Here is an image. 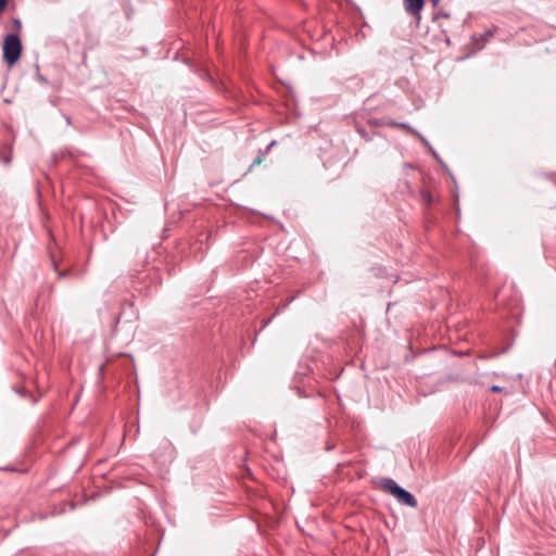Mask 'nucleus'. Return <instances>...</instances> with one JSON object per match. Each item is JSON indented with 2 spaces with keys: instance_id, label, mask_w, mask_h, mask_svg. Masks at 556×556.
<instances>
[{
  "instance_id": "nucleus-12",
  "label": "nucleus",
  "mask_w": 556,
  "mask_h": 556,
  "mask_svg": "<svg viewBox=\"0 0 556 556\" xmlns=\"http://www.w3.org/2000/svg\"><path fill=\"white\" fill-rule=\"evenodd\" d=\"M261 161H262V160H261V157H257L256 160H254L253 165H255V164H260V163H261Z\"/></svg>"
},
{
  "instance_id": "nucleus-5",
  "label": "nucleus",
  "mask_w": 556,
  "mask_h": 556,
  "mask_svg": "<svg viewBox=\"0 0 556 556\" xmlns=\"http://www.w3.org/2000/svg\"><path fill=\"white\" fill-rule=\"evenodd\" d=\"M396 127L402 128V129H406V130H408V131H410V132H413V134L418 135V134H417V131H415V130H414V129H413L408 124H406V123H397V124H396Z\"/></svg>"
},
{
  "instance_id": "nucleus-2",
  "label": "nucleus",
  "mask_w": 556,
  "mask_h": 556,
  "mask_svg": "<svg viewBox=\"0 0 556 556\" xmlns=\"http://www.w3.org/2000/svg\"><path fill=\"white\" fill-rule=\"evenodd\" d=\"M22 43L18 35L10 34L3 41V58L9 65L16 63L21 56Z\"/></svg>"
},
{
  "instance_id": "nucleus-1",
  "label": "nucleus",
  "mask_w": 556,
  "mask_h": 556,
  "mask_svg": "<svg viewBox=\"0 0 556 556\" xmlns=\"http://www.w3.org/2000/svg\"><path fill=\"white\" fill-rule=\"evenodd\" d=\"M380 485L386 492L392 494L400 504L413 508L417 507L418 502L416 497L410 492L400 486L393 479L383 478L380 481Z\"/></svg>"
},
{
  "instance_id": "nucleus-4",
  "label": "nucleus",
  "mask_w": 556,
  "mask_h": 556,
  "mask_svg": "<svg viewBox=\"0 0 556 556\" xmlns=\"http://www.w3.org/2000/svg\"><path fill=\"white\" fill-rule=\"evenodd\" d=\"M356 131L361 135L362 138H364L366 141H369L371 140L372 138V135H369L365 128H363L362 126L359 125H356Z\"/></svg>"
},
{
  "instance_id": "nucleus-14",
  "label": "nucleus",
  "mask_w": 556,
  "mask_h": 556,
  "mask_svg": "<svg viewBox=\"0 0 556 556\" xmlns=\"http://www.w3.org/2000/svg\"><path fill=\"white\" fill-rule=\"evenodd\" d=\"M15 23L18 27H21V23H20V20H15Z\"/></svg>"
},
{
  "instance_id": "nucleus-8",
  "label": "nucleus",
  "mask_w": 556,
  "mask_h": 556,
  "mask_svg": "<svg viewBox=\"0 0 556 556\" xmlns=\"http://www.w3.org/2000/svg\"><path fill=\"white\" fill-rule=\"evenodd\" d=\"M490 390H491V392H495L496 393V392H502L503 388L494 384V386H492L490 388Z\"/></svg>"
},
{
  "instance_id": "nucleus-9",
  "label": "nucleus",
  "mask_w": 556,
  "mask_h": 556,
  "mask_svg": "<svg viewBox=\"0 0 556 556\" xmlns=\"http://www.w3.org/2000/svg\"><path fill=\"white\" fill-rule=\"evenodd\" d=\"M8 5V0H0V12H2Z\"/></svg>"
},
{
  "instance_id": "nucleus-3",
  "label": "nucleus",
  "mask_w": 556,
  "mask_h": 556,
  "mask_svg": "<svg viewBox=\"0 0 556 556\" xmlns=\"http://www.w3.org/2000/svg\"><path fill=\"white\" fill-rule=\"evenodd\" d=\"M405 10L410 15H419L425 5V0H404Z\"/></svg>"
},
{
  "instance_id": "nucleus-6",
  "label": "nucleus",
  "mask_w": 556,
  "mask_h": 556,
  "mask_svg": "<svg viewBox=\"0 0 556 556\" xmlns=\"http://www.w3.org/2000/svg\"><path fill=\"white\" fill-rule=\"evenodd\" d=\"M421 197H422L424 201H425L427 204H430V203H431L432 198H431V194H430L429 192L424 191V192L421 193Z\"/></svg>"
},
{
  "instance_id": "nucleus-13",
  "label": "nucleus",
  "mask_w": 556,
  "mask_h": 556,
  "mask_svg": "<svg viewBox=\"0 0 556 556\" xmlns=\"http://www.w3.org/2000/svg\"><path fill=\"white\" fill-rule=\"evenodd\" d=\"M66 123L70 125L71 124V117L70 116H66Z\"/></svg>"
},
{
  "instance_id": "nucleus-7",
  "label": "nucleus",
  "mask_w": 556,
  "mask_h": 556,
  "mask_svg": "<svg viewBox=\"0 0 556 556\" xmlns=\"http://www.w3.org/2000/svg\"><path fill=\"white\" fill-rule=\"evenodd\" d=\"M396 124L397 122L394 121H383V126L396 127Z\"/></svg>"
},
{
  "instance_id": "nucleus-11",
  "label": "nucleus",
  "mask_w": 556,
  "mask_h": 556,
  "mask_svg": "<svg viewBox=\"0 0 556 556\" xmlns=\"http://www.w3.org/2000/svg\"><path fill=\"white\" fill-rule=\"evenodd\" d=\"M59 277H65L67 275V271H58Z\"/></svg>"
},
{
  "instance_id": "nucleus-10",
  "label": "nucleus",
  "mask_w": 556,
  "mask_h": 556,
  "mask_svg": "<svg viewBox=\"0 0 556 556\" xmlns=\"http://www.w3.org/2000/svg\"><path fill=\"white\" fill-rule=\"evenodd\" d=\"M370 124H372L375 126H383V121L374 119V121H370Z\"/></svg>"
}]
</instances>
